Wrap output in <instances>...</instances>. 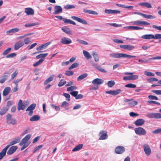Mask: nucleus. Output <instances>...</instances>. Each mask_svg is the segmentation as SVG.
<instances>
[{
	"mask_svg": "<svg viewBox=\"0 0 161 161\" xmlns=\"http://www.w3.org/2000/svg\"><path fill=\"white\" fill-rule=\"evenodd\" d=\"M31 134H27L21 141V146H22L21 147V151L25 149L30 144L31 142L29 141V140L31 138Z\"/></svg>",
	"mask_w": 161,
	"mask_h": 161,
	"instance_id": "1",
	"label": "nucleus"
},
{
	"mask_svg": "<svg viewBox=\"0 0 161 161\" xmlns=\"http://www.w3.org/2000/svg\"><path fill=\"white\" fill-rule=\"evenodd\" d=\"M109 55L111 58H130L136 57V56H135L130 55L126 54L119 53H111L109 54Z\"/></svg>",
	"mask_w": 161,
	"mask_h": 161,
	"instance_id": "2",
	"label": "nucleus"
},
{
	"mask_svg": "<svg viewBox=\"0 0 161 161\" xmlns=\"http://www.w3.org/2000/svg\"><path fill=\"white\" fill-rule=\"evenodd\" d=\"M135 133L139 135H145L146 133V131L145 129L141 127L136 128L134 130Z\"/></svg>",
	"mask_w": 161,
	"mask_h": 161,
	"instance_id": "3",
	"label": "nucleus"
},
{
	"mask_svg": "<svg viewBox=\"0 0 161 161\" xmlns=\"http://www.w3.org/2000/svg\"><path fill=\"white\" fill-rule=\"evenodd\" d=\"M12 115L8 114L6 116V119L7 123L10 124L14 125L16 123V120L12 117Z\"/></svg>",
	"mask_w": 161,
	"mask_h": 161,
	"instance_id": "4",
	"label": "nucleus"
},
{
	"mask_svg": "<svg viewBox=\"0 0 161 161\" xmlns=\"http://www.w3.org/2000/svg\"><path fill=\"white\" fill-rule=\"evenodd\" d=\"M147 117L151 118L160 119H161V114L157 113H150L148 114Z\"/></svg>",
	"mask_w": 161,
	"mask_h": 161,
	"instance_id": "5",
	"label": "nucleus"
},
{
	"mask_svg": "<svg viewBox=\"0 0 161 161\" xmlns=\"http://www.w3.org/2000/svg\"><path fill=\"white\" fill-rule=\"evenodd\" d=\"M125 151V148L122 146H118L115 149V152L118 154H122Z\"/></svg>",
	"mask_w": 161,
	"mask_h": 161,
	"instance_id": "6",
	"label": "nucleus"
},
{
	"mask_svg": "<svg viewBox=\"0 0 161 161\" xmlns=\"http://www.w3.org/2000/svg\"><path fill=\"white\" fill-rule=\"evenodd\" d=\"M143 148L145 153L147 156H149L151 153V150L149 146L147 144H145L143 145Z\"/></svg>",
	"mask_w": 161,
	"mask_h": 161,
	"instance_id": "7",
	"label": "nucleus"
},
{
	"mask_svg": "<svg viewBox=\"0 0 161 161\" xmlns=\"http://www.w3.org/2000/svg\"><path fill=\"white\" fill-rule=\"evenodd\" d=\"M132 23L133 25H150V23H148L146 21H140L139 20L133 21Z\"/></svg>",
	"mask_w": 161,
	"mask_h": 161,
	"instance_id": "8",
	"label": "nucleus"
},
{
	"mask_svg": "<svg viewBox=\"0 0 161 161\" xmlns=\"http://www.w3.org/2000/svg\"><path fill=\"white\" fill-rule=\"evenodd\" d=\"M61 42L65 45H68L72 43V40L70 38L64 37L61 39Z\"/></svg>",
	"mask_w": 161,
	"mask_h": 161,
	"instance_id": "9",
	"label": "nucleus"
},
{
	"mask_svg": "<svg viewBox=\"0 0 161 161\" xmlns=\"http://www.w3.org/2000/svg\"><path fill=\"white\" fill-rule=\"evenodd\" d=\"M92 65L95 68L100 72L104 73H105L107 72L106 70L104 69H103L100 66L97 64L93 63L92 64Z\"/></svg>",
	"mask_w": 161,
	"mask_h": 161,
	"instance_id": "10",
	"label": "nucleus"
},
{
	"mask_svg": "<svg viewBox=\"0 0 161 161\" xmlns=\"http://www.w3.org/2000/svg\"><path fill=\"white\" fill-rule=\"evenodd\" d=\"M20 138L19 137H16L13 139L11 141L9 142V144L7 145L6 147L8 146V149L10 146L14 145L19 142L20 141Z\"/></svg>",
	"mask_w": 161,
	"mask_h": 161,
	"instance_id": "11",
	"label": "nucleus"
},
{
	"mask_svg": "<svg viewBox=\"0 0 161 161\" xmlns=\"http://www.w3.org/2000/svg\"><path fill=\"white\" fill-rule=\"evenodd\" d=\"M103 82L104 80L103 79L97 78L93 80L92 81V83L93 84L95 85H99L103 83Z\"/></svg>",
	"mask_w": 161,
	"mask_h": 161,
	"instance_id": "12",
	"label": "nucleus"
},
{
	"mask_svg": "<svg viewBox=\"0 0 161 161\" xmlns=\"http://www.w3.org/2000/svg\"><path fill=\"white\" fill-rule=\"evenodd\" d=\"M120 47L128 50H131L135 48V47L131 45H121L120 46Z\"/></svg>",
	"mask_w": 161,
	"mask_h": 161,
	"instance_id": "13",
	"label": "nucleus"
},
{
	"mask_svg": "<svg viewBox=\"0 0 161 161\" xmlns=\"http://www.w3.org/2000/svg\"><path fill=\"white\" fill-rule=\"evenodd\" d=\"M71 18L81 23L84 25H87V22L85 20L81 19L80 18L78 17L75 16H72L71 17Z\"/></svg>",
	"mask_w": 161,
	"mask_h": 161,
	"instance_id": "14",
	"label": "nucleus"
},
{
	"mask_svg": "<svg viewBox=\"0 0 161 161\" xmlns=\"http://www.w3.org/2000/svg\"><path fill=\"white\" fill-rule=\"evenodd\" d=\"M19 30V28H13L7 31L6 33L8 35H12L14 33L18 32Z\"/></svg>",
	"mask_w": 161,
	"mask_h": 161,
	"instance_id": "15",
	"label": "nucleus"
},
{
	"mask_svg": "<svg viewBox=\"0 0 161 161\" xmlns=\"http://www.w3.org/2000/svg\"><path fill=\"white\" fill-rule=\"evenodd\" d=\"M39 24V23L38 22L36 23H27L24 25V26H22V31H24L25 30V27H30L32 26H33L36 25H38Z\"/></svg>",
	"mask_w": 161,
	"mask_h": 161,
	"instance_id": "16",
	"label": "nucleus"
},
{
	"mask_svg": "<svg viewBox=\"0 0 161 161\" xmlns=\"http://www.w3.org/2000/svg\"><path fill=\"white\" fill-rule=\"evenodd\" d=\"M18 147L16 146H14L11 147L7 152V154L11 155L13 154L17 149Z\"/></svg>",
	"mask_w": 161,
	"mask_h": 161,
	"instance_id": "17",
	"label": "nucleus"
},
{
	"mask_svg": "<svg viewBox=\"0 0 161 161\" xmlns=\"http://www.w3.org/2000/svg\"><path fill=\"white\" fill-rule=\"evenodd\" d=\"M55 11L53 14H57L60 13L62 12V8L60 6L56 5L54 7Z\"/></svg>",
	"mask_w": 161,
	"mask_h": 161,
	"instance_id": "18",
	"label": "nucleus"
},
{
	"mask_svg": "<svg viewBox=\"0 0 161 161\" xmlns=\"http://www.w3.org/2000/svg\"><path fill=\"white\" fill-rule=\"evenodd\" d=\"M145 122V120L143 119H139L135 122L134 124L137 126H141L144 124Z\"/></svg>",
	"mask_w": 161,
	"mask_h": 161,
	"instance_id": "19",
	"label": "nucleus"
},
{
	"mask_svg": "<svg viewBox=\"0 0 161 161\" xmlns=\"http://www.w3.org/2000/svg\"><path fill=\"white\" fill-rule=\"evenodd\" d=\"M25 11L28 15H33L34 14V10L30 8H25Z\"/></svg>",
	"mask_w": 161,
	"mask_h": 161,
	"instance_id": "20",
	"label": "nucleus"
},
{
	"mask_svg": "<svg viewBox=\"0 0 161 161\" xmlns=\"http://www.w3.org/2000/svg\"><path fill=\"white\" fill-rule=\"evenodd\" d=\"M29 104V102L28 100H26L23 102L21 100V110H23Z\"/></svg>",
	"mask_w": 161,
	"mask_h": 161,
	"instance_id": "21",
	"label": "nucleus"
},
{
	"mask_svg": "<svg viewBox=\"0 0 161 161\" xmlns=\"http://www.w3.org/2000/svg\"><path fill=\"white\" fill-rule=\"evenodd\" d=\"M8 146L6 147L0 153V160L6 155L7 151L8 149Z\"/></svg>",
	"mask_w": 161,
	"mask_h": 161,
	"instance_id": "22",
	"label": "nucleus"
},
{
	"mask_svg": "<svg viewBox=\"0 0 161 161\" xmlns=\"http://www.w3.org/2000/svg\"><path fill=\"white\" fill-rule=\"evenodd\" d=\"M50 44V42H48L44 44L41 46L37 47L36 49L37 51H40L44 49Z\"/></svg>",
	"mask_w": 161,
	"mask_h": 161,
	"instance_id": "23",
	"label": "nucleus"
},
{
	"mask_svg": "<svg viewBox=\"0 0 161 161\" xmlns=\"http://www.w3.org/2000/svg\"><path fill=\"white\" fill-rule=\"evenodd\" d=\"M99 135L100 136V137L99 138V140H104L107 138L108 136L106 133L101 131L100 132Z\"/></svg>",
	"mask_w": 161,
	"mask_h": 161,
	"instance_id": "24",
	"label": "nucleus"
},
{
	"mask_svg": "<svg viewBox=\"0 0 161 161\" xmlns=\"http://www.w3.org/2000/svg\"><path fill=\"white\" fill-rule=\"evenodd\" d=\"M61 30L63 32L67 34H71V31L68 27H64L62 28Z\"/></svg>",
	"mask_w": 161,
	"mask_h": 161,
	"instance_id": "25",
	"label": "nucleus"
},
{
	"mask_svg": "<svg viewBox=\"0 0 161 161\" xmlns=\"http://www.w3.org/2000/svg\"><path fill=\"white\" fill-rule=\"evenodd\" d=\"M142 38L145 39H153L154 35L152 34H146L142 36Z\"/></svg>",
	"mask_w": 161,
	"mask_h": 161,
	"instance_id": "26",
	"label": "nucleus"
},
{
	"mask_svg": "<svg viewBox=\"0 0 161 161\" xmlns=\"http://www.w3.org/2000/svg\"><path fill=\"white\" fill-rule=\"evenodd\" d=\"M138 4L141 6H144L148 8H151L152 7L151 4L147 2L141 3H139Z\"/></svg>",
	"mask_w": 161,
	"mask_h": 161,
	"instance_id": "27",
	"label": "nucleus"
},
{
	"mask_svg": "<svg viewBox=\"0 0 161 161\" xmlns=\"http://www.w3.org/2000/svg\"><path fill=\"white\" fill-rule=\"evenodd\" d=\"M83 53L84 56L87 59L92 58V56L88 52L84 50L83 51Z\"/></svg>",
	"mask_w": 161,
	"mask_h": 161,
	"instance_id": "28",
	"label": "nucleus"
},
{
	"mask_svg": "<svg viewBox=\"0 0 161 161\" xmlns=\"http://www.w3.org/2000/svg\"><path fill=\"white\" fill-rule=\"evenodd\" d=\"M54 75H52L50 76L48 78L46 79L44 82V85H46L47 84L49 83L52 81L54 78Z\"/></svg>",
	"mask_w": 161,
	"mask_h": 161,
	"instance_id": "29",
	"label": "nucleus"
},
{
	"mask_svg": "<svg viewBox=\"0 0 161 161\" xmlns=\"http://www.w3.org/2000/svg\"><path fill=\"white\" fill-rule=\"evenodd\" d=\"M9 109V108L4 107L2 108L0 111V115H3L6 114Z\"/></svg>",
	"mask_w": 161,
	"mask_h": 161,
	"instance_id": "30",
	"label": "nucleus"
},
{
	"mask_svg": "<svg viewBox=\"0 0 161 161\" xmlns=\"http://www.w3.org/2000/svg\"><path fill=\"white\" fill-rule=\"evenodd\" d=\"M84 12L88 14H93V15H97L98 13L95 11L93 10H88L86 9H84L83 10Z\"/></svg>",
	"mask_w": 161,
	"mask_h": 161,
	"instance_id": "31",
	"label": "nucleus"
},
{
	"mask_svg": "<svg viewBox=\"0 0 161 161\" xmlns=\"http://www.w3.org/2000/svg\"><path fill=\"white\" fill-rule=\"evenodd\" d=\"M40 119V116L38 115H34L30 119L31 121H35L38 120Z\"/></svg>",
	"mask_w": 161,
	"mask_h": 161,
	"instance_id": "32",
	"label": "nucleus"
},
{
	"mask_svg": "<svg viewBox=\"0 0 161 161\" xmlns=\"http://www.w3.org/2000/svg\"><path fill=\"white\" fill-rule=\"evenodd\" d=\"M11 90L10 87H6L3 91V95L6 96L10 92Z\"/></svg>",
	"mask_w": 161,
	"mask_h": 161,
	"instance_id": "33",
	"label": "nucleus"
},
{
	"mask_svg": "<svg viewBox=\"0 0 161 161\" xmlns=\"http://www.w3.org/2000/svg\"><path fill=\"white\" fill-rule=\"evenodd\" d=\"M92 55L94 58L95 62H98L99 60V57L97 53L96 52H93L92 53Z\"/></svg>",
	"mask_w": 161,
	"mask_h": 161,
	"instance_id": "34",
	"label": "nucleus"
},
{
	"mask_svg": "<svg viewBox=\"0 0 161 161\" xmlns=\"http://www.w3.org/2000/svg\"><path fill=\"white\" fill-rule=\"evenodd\" d=\"M36 106V103H33L30 105L26 109V111H33L34 110Z\"/></svg>",
	"mask_w": 161,
	"mask_h": 161,
	"instance_id": "35",
	"label": "nucleus"
},
{
	"mask_svg": "<svg viewBox=\"0 0 161 161\" xmlns=\"http://www.w3.org/2000/svg\"><path fill=\"white\" fill-rule=\"evenodd\" d=\"M63 21L65 24H69L74 25H76V23L74 21L69 19H63Z\"/></svg>",
	"mask_w": 161,
	"mask_h": 161,
	"instance_id": "36",
	"label": "nucleus"
},
{
	"mask_svg": "<svg viewBox=\"0 0 161 161\" xmlns=\"http://www.w3.org/2000/svg\"><path fill=\"white\" fill-rule=\"evenodd\" d=\"M88 75L87 73H84L82 75H80L77 78V81H80L81 80L85 78H86Z\"/></svg>",
	"mask_w": 161,
	"mask_h": 161,
	"instance_id": "37",
	"label": "nucleus"
},
{
	"mask_svg": "<svg viewBox=\"0 0 161 161\" xmlns=\"http://www.w3.org/2000/svg\"><path fill=\"white\" fill-rule=\"evenodd\" d=\"M83 145L82 144H80L76 146L73 150L72 151L75 152L80 150L82 147Z\"/></svg>",
	"mask_w": 161,
	"mask_h": 161,
	"instance_id": "38",
	"label": "nucleus"
},
{
	"mask_svg": "<svg viewBox=\"0 0 161 161\" xmlns=\"http://www.w3.org/2000/svg\"><path fill=\"white\" fill-rule=\"evenodd\" d=\"M69 103L66 101H64L62 103L61 105V106L64 107L66 109L68 110Z\"/></svg>",
	"mask_w": 161,
	"mask_h": 161,
	"instance_id": "39",
	"label": "nucleus"
},
{
	"mask_svg": "<svg viewBox=\"0 0 161 161\" xmlns=\"http://www.w3.org/2000/svg\"><path fill=\"white\" fill-rule=\"evenodd\" d=\"M142 16L144 18L148 19H154L155 18V17L149 14H143Z\"/></svg>",
	"mask_w": 161,
	"mask_h": 161,
	"instance_id": "40",
	"label": "nucleus"
},
{
	"mask_svg": "<svg viewBox=\"0 0 161 161\" xmlns=\"http://www.w3.org/2000/svg\"><path fill=\"white\" fill-rule=\"evenodd\" d=\"M64 8L66 9H69L72 8H75V6L74 5L67 4L65 6Z\"/></svg>",
	"mask_w": 161,
	"mask_h": 161,
	"instance_id": "41",
	"label": "nucleus"
},
{
	"mask_svg": "<svg viewBox=\"0 0 161 161\" xmlns=\"http://www.w3.org/2000/svg\"><path fill=\"white\" fill-rule=\"evenodd\" d=\"M48 55L47 53H41L36 56V58L37 59H39L41 58H44Z\"/></svg>",
	"mask_w": 161,
	"mask_h": 161,
	"instance_id": "42",
	"label": "nucleus"
},
{
	"mask_svg": "<svg viewBox=\"0 0 161 161\" xmlns=\"http://www.w3.org/2000/svg\"><path fill=\"white\" fill-rule=\"evenodd\" d=\"M144 74L148 76H154L155 75L154 73L147 71H144Z\"/></svg>",
	"mask_w": 161,
	"mask_h": 161,
	"instance_id": "43",
	"label": "nucleus"
},
{
	"mask_svg": "<svg viewBox=\"0 0 161 161\" xmlns=\"http://www.w3.org/2000/svg\"><path fill=\"white\" fill-rule=\"evenodd\" d=\"M76 41L80 44H82L84 45H87L88 43L80 39H77Z\"/></svg>",
	"mask_w": 161,
	"mask_h": 161,
	"instance_id": "44",
	"label": "nucleus"
},
{
	"mask_svg": "<svg viewBox=\"0 0 161 161\" xmlns=\"http://www.w3.org/2000/svg\"><path fill=\"white\" fill-rule=\"evenodd\" d=\"M115 84V82L113 80L108 81V86L109 87H112Z\"/></svg>",
	"mask_w": 161,
	"mask_h": 161,
	"instance_id": "45",
	"label": "nucleus"
},
{
	"mask_svg": "<svg viewBox=\"0 0 161 161\" xmlns=\"http://www.w3.org/2000/svg\"><path fill=\"white\" fill-rule=\"evenodd\" d=\"M44 60V59H40L36 63L34 64L33 65L34 67H36L39 65L40 64H41Z\"/></svg>",
	"mask_w": 161,
	"mask_h": 161,
	"instance_id": "46",
	"label": "nucleus"
},
{
	"mask_svg": "<svg viewBox=\"0 0 161 161\" xmlns=\"http://www.w3.org/2000/svg\"><path fill=\"white\" fill-rule=\"evenodd\" d=\"M42 145H39L36 147L33 151V153H36L37 151H38L40 149L42 148Z\"/></svg>",
	"mask_w": 161,
	"mask_h": 161,
	"instance_id": "47",
	"label": "nucleus"
},
{
	"mask_svg": "<svg viewBox=\"0 0 161 161\" xmlns=\"http://www.w3.org/2000/svg\"><path fill=\"white\" fill-rule=\"evenodd\" d=\"M138 103L136 101H132L128 103V105L130 106H134L136 105Z\"/></svg>",
	"mask_w": 161,
	"mask_h": 161,
	"instance_id": "48",
	"label": "nucleus"
},
{
	"mask_svg": "<svg viewBox=\"0 0 161 161\" xmlns=\"http://www.w3.org/2000/svg\"><path fill=\"white\" fill-rule=\"evenodd\" d=\"M20 47V42L19 41L16 42L14 47V49L15 50H18Z\"/></svg>",
	"mask_w": 161,
	"mask_h": 161,
	"instance_id": "49",
	"label": "nucleus"
},
{
	"mask_svg": "<svg viewBox=\"0 0 161 161\" xmlns=\"http://www.w3.org/2000/svg\"><path fill=\"white\" fill-rule=\"evenodd\" d=\"M79 65V64L78 63H74L69 68V70H71L73 68L77 67Z\"/></svg>",
	"mask_w": 161,
	"mask_h": 161,
	"instance_id": "50",
	"label": "nucleus"
},
{
	"mask_svg": "<svg viewBox=\"0 0 161 161\" xmlns=\"http://www.w3.org/2000/svg\"><path fill=\"white\" fill-rule=\"evenodd\" d=\"M7 75H4L2 77V78L0 79V83H3L5 82L6 80H7L6 77Z\"/></svg>",
	"mask_w": 161,
	"mask_h": 161,
	"instance_id": "51",
	"label": "nucleus"
},
{
	"mask_svg": "<svg viewBox=\"0 0 161 161\" xmlns=\"http://www.w3.org/2000/svg\"><path fill=\"white\" fill-rule=\"evenodd\" d=\"M18 73V70H16L14 71L11 77L10 81H11L14 79Z\"/></svg>",
	"mask_w": 161,
	"mask_h": 161,
	"instance_id": "52",
	"label": "nucleus"
},
{
	"mask_svg": "<svg viewBox=\"0 0 161 161\" xmlns=\"http://www.w3.org/2000/svg\"><path fill=\"white\" fill-rule=\"evenodd\" d=\"M31 129L30 128H27L25 130H24L22 132L21 135L24 136V135L29 133L30 132Z\"/></svg>",
	"mask_w": 161,
	"mask_h": 161,
	"instance_id": "53",
	"label": "nucleus"
},
{
	"mask_svg": "<svg viewBox=\"0 0 161 161\" xmlns=\"http://www.w3.org/2000/svg\"><path fill=\"white\" fill-rule=\"evenodd\" d=\"M77 89V87L74 86H71L70 87H68L67 91H72L74 90H75Z\"/></svg>",
	"mask_w": 161,
	"mask_h": 161,
	"instance_id": "54",
	"label": "nucleus"
},
{
	"mask_svg": "<svg viewBox=\"0 0 161 161\" xmlns=\"http://www.w3.org/2000/svg\"><path fill=\"white\" fill-rule=\"evenodd\" d=\"M125 86L126 87L134 88L136 87V86L135 84L131 83L128 84L126 85Z\"/></svg>",
	"mask_w": 161,
	"mask_h": 161,
	"instance_id": "55",
	"label": "nucleus"
},
{
	"mask_svg": "<svg viewBox=\"0 0 161 161\" xmlns=\"http://www.w3.org/2000/svg\"><path fill=\"white\" fill-rule=\"evenodd\" d=\"M66 83V81H64L63 80H61L58 84V86L59 87L62 86L65 84Z\"/></svg>",
	"mask_w": 161,
	"mask_h": 161,
	"instance_id": "56",
	"label": "nucleus"
},
{
	"mask_svg": "<svg viewBox=\"0 0 161 161\" xmlns=\"http://www.w3.org/2000/svg\"><path fill=\"white\" fill-rule=\"evenodd\" d=\"M16 54L15 53H13L8 54L6 56L7 58H13L16 56Z\"/></svg>",
	"mask_w": 161,
	"mask_h": 161,
	"instance_id": "57",
	"label": "nucleus"
},
{
	"mask_svg": "<svg viewBox=\"0 0 161 161\" xmlns=\"http://www.w3.org/2000/svg\"><path fill=\"white\" fill-rule=\"evenodd\" d=\"M152 133L154 134H156L161 133V128H159L152 131Z\"/></svg>",
	"mask_w": 161,
	"mask_h": 161,
	"instance_id": "58",
	"label": "nucleus"
},
{
	"mask_svg": "<svg viewBox=\"0 0 161 161\" xmlns=\"http://www.w3.org/2000/svg\"><path fill=\"white\" fill-rule=\"evenodd\" d=\"M113 41L116 43H123V41L122 40H120L117 39H113Z\"/></svg>",
	"mask_w": 161,
	"mask_h": 161,
	"instance_id": "59",
	"label": "nucleus"
},
{
	"mask_svg": "<svg viewBox=\"0 0 161 161\" xmlns=\"http://www.w3.org/2000/svg\"><path fill=\"white\" fill-rule=\"evenodd\" d=\"M11 50V48L9 47L5 50L3 53V55H7L9 53Z\"/></svg>",
	"mask_w": 161,
	"mask_h": 161,
	"instance_id": "60",
	"label": "nucleus"
},
{
	"mask_svg": "<svg viewBox=\"0 0 161 161\" xmlns=\"http://www.w3.org/2000/svg\"><path fill=\"white\" fill-rule=\"evenodd\" d=\"M147 81L149 82H151L152 81H158V79L156 78L153 77L151 78L147 79Z\"/></svg>",
	"mask_w": 161,
	"mask_h": 161,
	"instance_id": "61",
	"label": "nucleus"
},
{
	"mask_svg": "<svg viewBox=\"0 0 161 161\" xmlns=\"http://www.w3.org/2000/svg\"><path fill=\"white\" fill-rule=\"evenodd\" d=\"M65 74L67 76H71L74 74L73 72L70 71V70H67L66 71Z\"/></svg>",
	"mask_w": 161,
	"mask_h": 161,
	"instance_id": "62",
	"label": "nucleus"
},
{
	"mask_svg": "<svg viewBox=\"0 0 161 161\" xmlns=\"http://www.w3.org/2000/svg\"><path fill=\"white\" fill-rule=\"evenodd\" d=\"M152 92L157 95H161V90H152Z\"/></svg>",
	"mask_w": 161,
	"mask_h": 161,
	"instance_id": "63",
	"label": "nucleus"
},
{
	"mask_svg": "<svg viewBox=\"0 0 161 161\" xmlns=\"http://www.w3.org/2000/svg\"><path fill=\"white\" fill-rule=\"evenodd\" d=\"M154 39H161V34H157L154 36Z\"/></svg>",
	"mask_w": 161,
	"mask_h": 161,
	"instance_id": "64",
	"label": "nucleus"
}]
</instances>
